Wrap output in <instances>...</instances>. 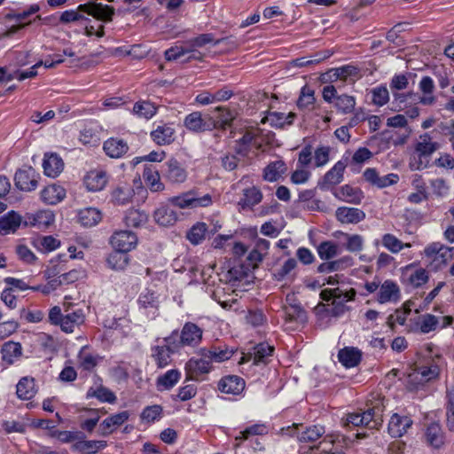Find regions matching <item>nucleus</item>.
Instances as JSON below:
<instances>
[{
	"instance_id": "obj_56",
	"label": "nucleus",
	"mask_w": 454,
	"mask_h": 454,
	"mask_svg": "<svg viewBox=\"0 0 454 454\" xmlns=\"http://www.w3.org/2000/svg\"><path fill=\"white\" fill-rule=\"evenodd\" d=\"M439 365L434 363H432L429 365L419 367L417 371V374L420 375V380L423 382H427L436 379L439 376Z\"/></svg>"
},
{
	"instance_id": "obj_5",
	"label": "nucleus",
	"mask_w": 454,
	"mask_h": 454,
	"mask_svg": "<svg viewBox=\"0 0 454 454\" xmlns=\"http://www.w3.org/2000/svg\"><path fill=\"white\" fill-rule=\"evenodd\" d=\"M184 126L192 133H203L215 129L214 116L209 114H202L194 111L187 114L184 119Z\"/></svg>"
},
{
	"instance_id": "obj_9",
	"label": "nucleus",
	"mask_w": 454,
	"mask_h": 454,
	"mask_svg": "<svg viewBox=\"0 0 454 454\" xmlns=\"http://www.w3.org/2000/svg\"><path fill=\"white\" fill-rule=\"evenodd\" d=\"M78 10L103 22L112 21L114 15V7L101 3L89 2L82 4L78 6Z\"/></svg>"
},
{
	"instance_id": "obj_17",
	"label": "nucleus",
	"mask_w": 454,
	"mask_h": 454,
	"mask_svg": "<svg viewBox=\"0 0 454 454\" xmlns=\"http://www.w3.org/2000/svg\"><path fill=\"white\" fill-rule=\"evenodd\" d=\"M245 385V380L241 377L228 375L219 380L218 389L224 394L238 395L243 392Z\"/></svg>"
},
{
	"instance_id": "obj_52",
	"label": "nucleus",
	"mask_w": 454,
	"mask_h": 454,
	"mask_svg": "<svg viewBox=\"0 0 454 454\" xmlns=\"http://www.w3.org/2000/svg\"><path fill=\"white\" fill-rule=\"evenodd\" d=\"M88 346H84L78 356L81 366L87 371L93 369L101 359L98 355H93L89 352Z\"/></svg>"
},
{
	"instance_id": "obj_12",
	"label": "nucleus",
	"mask_w": 454,
	"mask_h": 454,
	"mask_svg": "<svg viewBox=\"0 0 454 454\" xmlns=\"http://www.w3.org/2000/svg\"><path fill=\"white\" fill-rule=\"evenodd\" d=\"M110 242L114 249L128 253L137 246V238L131 231H119L112 235Z\"/></svg>"
},
{
	"instance_id": "obj_18",
	"label": "nucleus",
	"mask_w": 454,
	"mask_h": 454,
	"mask_svg": "<svg viewBox=\"0 0 454 454\" xmlns=\"http://www.w3.org/2000/svg\"><path fill=\"white\" fill-rule=\"evenodd\" d=\"M400 299V288L398 285L391 280H385L380 286L377 294V301L380 304L387 302H396Z\"/></svg>"
},
{
	"instance_id": "obj_48",
	"label": "nucleus",
	"mask_w": 454,
	"mask_h": 454,
	"mask_svg": "<svg viewBox=\"0 0 454 454\" xmlns=\"http://www.w3.org/2000/svg\"><path fill=\"white\" fill-rule=\"evenodd\" d=\"M203 330L192 322H186L179 335L180 340H201Z\"/></svg>"
},
{
	"instance_id": "obj_32",
	"label": "nucleus",
	"mask_w": 454,
	"mask_h": 454,
	"mask_svg": "<svg viewBox=\"0 0 454 454\" xmlns=\"http://www.w3.org/2000/svg\"><path fill=\"white\" fill-rule=\"evenodd\" d=\"M85 321V316L82 309H76L64 315L60 327L65 333H73L75 327H79Z\"/></svg>"
},
{
	"instance_id": "obj_35",
	"label": "nucleus",
	"mask_w": 454,
	"mask_h": 454,
	"mask_svg": "<svg viewBox=\"0 0 454 454\" xmlns=\"http://www.w3.org/2000/svg\"><path fill=\"white\" fill-rule=\"evenodd\" d=\"M425 437L427 442L435 449H439L444 443V434L439 423H431L427 427Z\"/></svg>"
},
{
	"instance_id": "obj_57",
	"label": "nucleus",
	"mask_w": 454,
	"mask_h": 454,
	"mask_svg": "<svg viewBox=\"0 0 454 454\" xmlns=\"http://www.w3.org/2000/svg\"><path fill=\"white\" fill-rule=\"evenodd\" d=\"M88 397H96L101 402L113 403L116 400L115 395L106 387H100L96 390L90 388L87 393Z\"/></svg>"
},
{
	"instance_id": "obj_38",
	"label": "nucleus",
	"mask_w": 454,
	"mask_h": 454,
	"mask_svg": "<svg viewBox=\"0 0 454 454\" xmlns=\"http://www.w3.org/2000/svg\"><path fill=\"white\" fill-rule=\"evenodd\" d=\"M101 218V212L95 207H85L78 213V221L84 227L97 225Z\"/></svg>"
},
{
	"instance_id": "obj_49",
	"label": "nucleus",
	"mask_w": 454,
	"mask_h": 454,
	"mask_svg": "<svg viewBox=\"0 0 454 454\" xmlns=\"http://www.w3.org/2000/svg\"><path fill=\"white\" fill-rule=\"evenodd\" d=\"M207 232L208 230L207 224L205 223L199 222L192 225V227L188 231L186 239L192 245H199L204 240Z\"/></svg>"
},
{
	"instance_id": "obj_46",
	"label": "nucleus",
	"mask_w": 454,
	"mask_h": 454,
	"mask_svg": "<svg viewBox=\"0 0 454 454\" xmlns=\"http://www.w3.org/2000/svg\"><path fill=\"white\" fill-rule=\"evenodd\" d=\"M286 170V164L283 160L270 162L263 170V178L269 182H275Z\"/></svg>"
},
{
	"instance_id": "obj_3",
	"label": "nucleus",
	"mask_w": 454,
	"mask_h": 454,
	"mask_svg": "<svg viewBox=\"0 0 454 454\" xmlns=\"http://www.w3.org/2000/svg\"><path fill=\"white\" fill-rule=\"evenodd\" d=\"M283 435L296 437L301 442H315L324 438L325 427L322 425L304 426L303 424L294 423L292 426L282 427L280 430Z\"/></svg>"
},
{
	"instance_id": "obj_36",
	"label": "nucleus",
	"mask_w": 454,
	"mask_h": 454,
	"mask_svg": "<svg viewBox=\"0 0 454 454\" xmlns=\"http://www.w3.org/2000/svg\"><path fill=\"white\" fill-rule=\"evenodd\" d=\"M181 372L176 369L167 371L164 374L158 377L156 386L159 391L171 389L180 380Z\"/></svg>"
},
{
	"instance_id": "obj_31",
	"label": "nucleus",
	"mask_w": 454,
	"mask_h": 454,
	"mask_svg": "<svg viewBox=\"0 0 454 454\" xmlns=\"http://www.w3.org/2000/svg\"><path fill=\"white\" fill-rule=\"evenodd\" d=\"M65 197L66 190L57 184L48 185L41 192L42 200L48 205H56L62 201Z\"/></svg>"
},
{
	"instance_id": "obj_37",
	"label": "nucleus",
	"mask_w": 454,
	"mask_h": 454,
	"mask_svg": "<svg viewBox=\"0 0 454 454\" xmlns=\"http://www.w3.org/2000/svg\"><path fill=\"white\" fill-rule=\"evenodd\" d=\"M439 148V144L432 142V137L429 133H425L419 136V141L415 145L417 154L424 155L430 158L432 153Z\"/></svg>"
},
{
	"instance_id": "obj_16",
	"label": "nucleus",
	"mask_w": 454,
	"mask_h": 454,
	"mask_svg": "<svg viewBox=\"0 0 454 454\" xmlns=\"http://www.w3.org/2000/svg\"><path fill=\"white\" fill-rule=\"evenodd\" d=\"M128 143L119 137H109L103 144V150L112 159L122 158L129 152Z\"/></svg>"
},
{
	"instance_id": "obj_6",
	"label": "nucleus",
	"mask_w": 454,
	"mask_h": 454,
	"mask_svg": "<svg viewBox=\"0 0 454 454\" xmlns=\"http://www.w3.org/2000/svg\"><path fill=\"white\" fill-rule=\"evenodd\" d=\"M162 177L171 184L184 183L187 178V171L176 159L171 158L161 166Z\"/></svg>"
},
{
	"instance_id": "obj_24",
	"label": "nucleus",
	"mask_w": 454,
	"mask_h": 454,
	"mask_svg": "<svg viewBox=\"0 0 454 454\" xmlns=\"http://www.w3.org/2000/svg\"><path fill=\"white\" fill-rule=\"evenodd\" d=\"M106 446V441L85 440V438H83L74 442L71 449L73 451L79 452L80 454H96L98 450H104Z\"/></svg>"
},
{
	"instance_id": "obj_15",
	"label": "nucleus",
	"mask_w": 454,
	"mask_h": 454,
	"mask_svg": "<svg viewBox=\"0 0 454 454\" xmlns=\"http://www.w3.org/2000/svg\"><path fill=\"white\" fill-rule=\"evenodd\" d=\"M43 168L45 176L55 178L64 169V161L56 153H45L43 160Z\"/></svg>"
},
{
	"instance_id": "obj_13",
	"label": "nucleus",
	"mask_w": 454,
	"mask_h": 454,
	"mask_svg": "<svg viewBox=\"0 0 454 454\" xmlns=\"http://www.w3.org/2000/svg\"><path fill=\"white\" fill-rule=\"evenodd\" d=\"M275 350L274 346H270L269 342H258L254 347V353L243 354L240 357L239 364H245L251 359L254 360V364H258L259 363H264L267 357L271 356Z\"/></svg>"
},
{
	"instance_id": "obj_45",
	"label": "nucleus",
	"mask_w": 454,
	"mask_h": 454,
	"mask_svg": "<svg viewBox=\"0 0 454 454\" xmlns=\"http://www.w3.org/2000/svg\"><path fill=\"white\" fill-rule=\"evenodd\" d=\"M244 197L239 201L242 208L252 207L262 201V194L255 186L244 190Z\"/></svg>"
},
{
	"instance_id": "obj_10",
	"label": "nucleus",
	"mask_w": 454,
	"mask_h": 454,
	"mask_svg": "<svg viewBox=\"0 0 454 454\" xmlns=\"http://www.w3.org/2000/svg\"><path fill=\"white\" fill-rule=\"evenodd\" d=\"M269 432L268 426L263 423H258L247 427L245 430L240 431L235 436L234 448L236 454H245V449L248 444H244V442L248 440L251 435H264Z\"/></svg>"
},
{
	"instance_id": "obj_60",
	"label": "nucleus",
	"mask_w": 454,
	"mask_h": 454,
	"mask_svg": "<svg viewBox=\"0 0 454 454\" xmlns=\"http://www.w3.org/2000/svg\"><path fill=\"white\" fill-rule=\"evenodd\" d=\"M382 245L391 253L396 254L400 252L403 247V242L398 239L395 235L387 233L382 237Z\"/></svg>"
},
{
	"instance_id": "obj_1",
	"label": "nucleus",
	"mask_w": 454,
	"mask_h": 454,
	"mask_svg": "<svg viewBox=\"0 0 454 454\" xmlns=\"http://www.w3.org/2000/svg\"><path fill=\"white\" fill-rule=\"evenodd\" d=\"M233 355L232 349H203L201 357H192L185 364V380H198L204 374L212 371V363H221L230 359Z\"/></svg>"
},
{
	"instance_id": "obj_22",
	"label": "nucleus",
	"mask_w": 454,
	"mask_h": 454,
	"mask_svg": "<svg viewBox=\"0 0 454 454\" xmlns=\"http://www.w3.org/2000/svg\"><path fill=\"white\" fill-rule=\"evenodd\" d=\"M137 302L140 309H144L146 311L147 317L151 319H154L158 315L159 301L155 293L150 290H145L141 293Z\"/></svg>"
},
{
	"instance_id": "obj_29",
	"label": "nucleus",
	"mask_w": 454,
	"mask_h": 454,
	"mask_svg": "<svg viewBox=\"0 0 454 454\" xmlns=\"http://www.w3.org/2000/svg\"><path fill=\"white\" fill-rule=\"evenodd\" d=\"M362 358L361 351L354 347H346L338 353L339 362L346 368L356 366Z\"/></svg>"
},
{
	"instance_id": "obj_14",
	"label": "nucleus",
	"mask_w": 454,
	"mask_h": 454,
	"mask_svg": "<svg viewBox=\"0 0 454 454\" xmlns=\"http://www.w3.org/2000/svg\"><path fill=\"white\" fill-rule=\"evenodd\" d=\"M364 179L371 184L378 188H385L393 185L399 181V176L395 173H390L383 176H380L376 168H368L363 174Z\"/></svg>"
},
{
	"instance_id": "obj_43",
	"label": "nucleus",
	"mask_w": 454,
	"mask_h": 454,
	"mask_svg": "<svg viewBox=\"0 0 454 454\" xmlns=\"http://www.w3.org/2000/svg\"><path fill=\"white\" fill-rule=\"evenodd\" d=\"M230 39V37H222L215 40L213 34L206 33L200 34L198 36L188 40L186 44L192 46V48H200L208 43H213V45L216 46L229 41Z\"/></svg>"
},
{
	"instance_id": "obj_7",
	"label": "nucleus",
	"mask_w": 454,
	"mask_h": 454,
	"mask_svg": "<svg viewBox=\"0 0 454 454\" xmlns=\"http://www.w3.org/2000/svg\"><path fill=\"white\" fill-rule=\"evenodd\" d=\"M39 174L32 167H25L16 171L14 184L17 189L23 192H31L38 185Z\"/></svg>"
},
{
	"instance_id": "obj_11",
	"label": "nucleus",
	"mask_w": 454,
	"mask_h": 454,
	"mask_svg": "<svg viewBox=\"0 0 454 454\" xmlns=\"http://www.w3.org/2000/svg\"><path fill=\"white\" fill-rule=\"evenodd\" d=\"M347 165L342 160L337 161L317 183V187L322 191L328 190L331 186L340 184Z\"/></svg>"
},
{
	"instance_id": "obj_40",
	"label": "nucleus",
	"mask_w": 454,
	"mask_h": 454,
	"mask_svg": "<svg viewBox=\"0 0 454 454\" xmlns=\"http://www.w3.org/2000/svg\"><path fill=\"white\" fill-rule=\"evenodd\" d=\"M143 177L152 192H160L164 189V184L160 182V175L154 168L145 167L143 172Z\"/></svg>"
},
{
	"instance_id": "obj_30",
	"label": "nucleus",
	"mask_w": 454,
	"mask_h": 454,
	"mask_svg": "<svg viewBox=\"0 0 454 454\" xmlns=\"http://www.w3.org/2000/svg\"><path fill=\"white\" fill-rule=\"evenodd\" d=\"M107 181L106 172L103 170L90 171L84 179L86 187L91 192L101 191L105 188Z\"/></svg>"
},
{
	"instance_id": "obj_64",
	"label": "nucleus",
	"mask_w": 454,
	"mask_h": 454,
	"mask_svg": "<svg viewBox=\"0 0 454 454\" xmlns=\"http://www.w3.org/2000/svg\"><path fill=\"white\" fill-rule=\"evenodd\" d=\"M221 166L225 171H233L238 168L239 158L234 153H225L220 158Z\"/></svg>"
},
{
	"instance_id": "obj_27",
	"label": "nucleus",
	"mask_w": 454,
	"mask_h": 454,
	"mask_svg": "<svg viewBox=\"0 0 454 454\" xmlns=\"http://www.w3.org/2000/svg\"><path fill=\"white\" fill-rule=\"evenodd\" d=\"M153 218L159 225L168 227L174 225L177 222L178 215L173 207L163 205L154 211Z\"/></svg>"
},
{
	"instance_id": "obj_61",
	"label": "nucleus",
	"mask_w": 454,
	"mask_h": 454,
	"mask_svg": "<svg viewBox=\"0 0 454 454\" xmlns=\"http://www.w3.org/2000/svg\"><path fill=\"white\" fill-rule=\"evenodd\" d=\"M297 262L294 258H289L283 266L273 272V278L277 281H283L290 272L295 269Z\"/></svg>"
},
{
	"instance_id": "obj_8",
	"label": "nucleus",
	"mask_w": 454,
	"mask_h": 454,
	"mask_svg": "<svg viewBox=\"0 0 454 454\" xmlns=\"http://www.w3.org/2000/svg\"><path fill=\"white\" fill-rule=\"evenodd\" d=\"M174 207L179 208H194L198 207H207L212 202L211 196L206 194L202 197H195L193 192H187L179 196H175L169 200Z\"/></svg>"
},
{
	"instance_id": "obj_54",
	"label": "nucleus",
	"mask_w": 454,
	"mask_h": 454,
	"mask_svg": "<svg viewBox=\"0 0 454 454\" xmlns=\"http://www.w3.org/2000/svg\"><path fill=\"white\" fill-rule=\"evenodd\" d=\"M147 222V215L144 212L131 209L125 216V223L129 227L138 228Z\"/></svg>"
},
{
	"instance_id": "obj_34",
	"label": "nucleus",
	"mask_w": 454,
	"mask_h": 454,
	"mask_svg": "<svg viewBox=\"0 0 454 454\" xmlns=\"http://www.w3.org/2000/svg\"><path fill=\"white\" fill-rule=\"evenodd\" d=\"M16 394L21 400H30L36 394L35 380L30 377H23L16 386Z\"/></svg>"
},
{
	"instance_id": "obj_25",
	"label": "nucleus",
	"mask_w": 454,
	"mask_h": 454,
	"mask_svg": "<svg viewBox=\"0 0 454 454\" xmlns=\"http://www.w3.org/2000/svg\"><path fill=\"white\" fill-rule=\"evenodd\" d=\"M175 129L169 124L159 125L150 136L153 142L159 145H170L175 141Z\"/></svg>"
},
{
	"instance_id": "obj_28",
	"label": "nucleus",
	"mask_w": 454,
	"mask_h": 454,
	"mask_svg": "<svg viewBox=\"0 0 454 454\" xmlns=\"http://www.w3.org/2000/svg\"><path fill=\"white\" fill-rule=\"evenodd\" d=\"M129 418V411H123L105 419L99 426L101 429V434L105 436L110 434L117 427L126 422Z\"/></svg>"
},
{
	"instance_id": "obj_58",
	"label": "nucleus",
	"mask_w": 454,
	"mask_h": 454,
	"mask_svg": "<svg viewBox=\"0 0 454 454\" xmlns=\"http://www.w3.org/2000/svg\"><path fill=\"white\" fill-rule=\"evenodd\" d=\"M356 105L355 98L346 94L336 98L335 107L343 114L351 113Z\"/></svg>"
},
{
	"instance_id": "obj_55",
	"label": "nucleus",
	"mask_w": 454,
	"mask_h": 454,
	"mask_svg": "<svg viewBox=\"0 0 454 454\" xmlns=\"http://www.w3.org/2000/svg\"><path fill=\"white\" fill-rule=\"evenodd\" d=\"M372 102L377 106H385L389 100V92L385 85H380L371 90Z\"/></svg>"
},
{
	"instance_id": "obj_51",
	"label": "nucleus",
	"mask_w": 454,
	"mask_h": 454,
	"mask_svg": "<svg viewBox=\"0 0 454 454\" xmlns=\"http://www.w3.org/2000/svg\"><path fill=\"white\" fill-rule=\"evenodd\" d=\"M316 310L318 314L325 313V315L333 317H340L349 310V307L346 304H336L332 301V307L324 303H319L316 307Z\"/></svg>"
},
{
	"instance_id": "obj_4",
	"label": "nucleus",
	"mask_w": 454,
	"mask_h": 454,
	"mask_svg": "<svg viewBox=\"0 0 454 454\" xmlns=\"http://www.w3.org/2000/svg\"><path fill=\"white\" fill-rule=\"evenodd\" d=\"M346 438L339 434H328L318 442L301 454H345Z\"/></svg>"
},
{
	"instance_id": "obj_26",
	"label": "nucleus",
	"mask_w": 454,
	"mask_h": 454,
	"mask_svg": "<svg viewBox=\"0 0 454 454\" xmlns=\"http://www.w3.org/2000/svg\"><path fill=\"white\" fill-rule=\"evenodd\" d=\"M336 218L342 223H357L365 218V213L356 207H340L336 210Z\"/></svg>"
},
{
	"instance_id": "obj_2",
	"label": "nucleus",
	"mask_w": 454,
	"mask_h": 454,
	"mask_svg": "<svg viewBox=\"0 0 454 454\" xmlns=\"http://www.w3.org/2000/svg\"><path fill=\"white\" fill-rule=\"evenodd\" d=\"M383 409L380 405L373 406L363 413H348L345 419L344 426L349 429L357 427H366L373 429L378 428L382 423Z\"/></svg>"
},
{
	"instance_id": "obj_19",
	"label": "nucleus",
	"mask_w": 454,
	"mask_h": 454,
	"mask_svg": "<svg viewBox=\"0 0 454 454\" xmlns=\"http://www.w3.org/2000/svg\"><path fill=\"white\" fill-rule=\"evenodd\" d=\"M412 419L408 416H400L395 413L391 416L387 430L392 437L403 436L412 425Z\"/></svg>"
},
{
	"instance_id": "obj_47",
	"label": "nucleus",
	"mask_w": 454,
	"mask_h": 454,
	"mask_svg": "<svg viewBox=\"0 0 454 454\" xmlns=\"http://www.w3.org/2000/svg\"><path fill=\"white\" fill-rule=\"evenodd\" d=\"M129 262V257L128 255V253L121 252L116 249L108 255L106 260L109 268L115 270H121L125 269Z\"/></svg>"
},
{
	"instance_id": "obj_33",
	"label": "nucleus",
	"mask_w": 454,
	"mask_h": 454,
	"mask_svg": "<svg viewBox=\"0 0 454 454\" xmlns=\"http://www.w3.org/2000/svg\"><path fill=\"white\" fill-rule=\"evenodd\" d=\"M334 196L348 203L358 205L364 199L363 192L359 188H354L348 184L341 186L338 192H334Z\"/></svg>"
},
{
	"instance_id": "obj_50",
	"label": "nucleus",
	"mask_w": 454,
	"mask_h": 454,
	"mask_svg": "<svg viewBox=\"0 0 454 454\" xmlns=\"http://www.w3.org/2000/svg\"><path fill=\"white\" fill-rule=\"evenodd\" d=\"M342 236L346 239L347 242L345 247L348 251L352 253L360 252L364 247V238L359 234H348L342 231L335 232V237Z\"/></svg>"
},
{
	"instance_id": "obj_21",
	"label": "nucleus",
	"mask_w": 454,
	"mask_h": 454,
	"mask_svg": "<svg viewBox=\"0 0 454 454\" xmlns=\"http://www.w3.org/2000/svg\"><path fill=\"white\" fill-rule=\"evenodd\" d=\"M22 224V216L14 210L0 216V234L15 233Z\"/></svg>"
},
{
	"instance_id": "obj_62",
	"label": "nucleus",
	"mask_w": 454,
	"mask_h": 454,
	"mask_svg": "<svg viewBox=\"0 0 454 454\" xmlns=\"http://www.w3.org/2000/svg\"><path fill=\"white\" fill-rule=\"evenodd\" d=\"M79 140L85 145H97L99 138L97 132L92 128L85 127L80 131Z\"/></svg>"
},
{
	"instance_id": "obj_41",
	"label": "nucleus",
	"mask_w": 454,
	"mask_h": 454,
	"mask_svg": "<svg viewBox=\"0 0 454 454\" xmlns=\"http://www.w3.org/2000/svg\"><path fill=\"white\" fill-rule=\"evenodd\" d=\"M215 111L218 113V114L214 117L215 129L225 130L228 127L231 126L235 119V114L232 111L223 106H217Z\"/></svg>"
},
{
	"instance_id": "obj_42",
	"label": "nucleus",
	"mask_w": 454,
	"mask_h": 454,
	"mask_svg": "<svg viewBox=\"0 0 454 454\" xmlns=\"http://www.w3.org/2000/svg\"><path fill=\"white\" fill-rule=\"evenodd\" d=\"M296 114L290 112L286 114L279 112H271L268 114L267 120L271 127L276 129H283L286 125H292Z\"/></svg>"
},
{
	"instance_id": "obj_23",
	"label": "nucleus",
	"mask_w": 454,
	"mask_h": 454,
	"mask_svg": "<svg viewBox=\"0 0 454 454\" xmlns=\"http://www.w3.org/2000/svg\"><path fill=\"white\" fill-rule=\"evenodd\" d=\"M285 328L293 329V324L302 325L307 321V313L300 304L285 307Z\"/></svg>"
},
{
	"instance_id": "obj_63",
	"label": "nucleus",
	"mask_w": 454,
	"mask_h": 454,
	"mask_svg": "<svg viewBox=\"0 0 454 454\" xmlns=\"http://www.w3.org/2000/svg\"><path fill=\"white\" fill-rule=\"evenodd\" d=\"M440 324L437 317L432 314H426L422 317L419 329L424 333H428L434 330H435Z\"/></svg>"
},
{
	"instance_id": "obj_53",
	"label": "nucleus",
	"mask_w": 454,
	"mask_h": 454,
	"mask_svg": "<svg viewBox=\"0 0 454 454\" xmlns=\"http://www.w3.org/2000/svg\"><path fill=\"white\" fill-rule=\"evenodd\" d=\"M317 250L318 256L324 261L330 260L338 254V246L332 241L321 242Z\"/></svg>"
},
{
	"instance_id": "obj_39",
	"label": "nucleus",
	"mask_w": 454,
	"mask_h": 454,
	"mask_svg": "<svg viewBox=\"0 0 454 454\" xmlns=\"http://www.w3.org/2000/svg\"><path fill=\"white\" fill-rule=\"evenodd\" d=\"M20 342H4L2 347V358L7 364H12L22 356Z\"/></svg>"
},
{
	"instance_id": "obj_44",
	"label": "nucleus",
	"mask_w": 454,
	"mask_h": 454,
	"mask_svg": "<svg viewBox=\"0 0 454 454\" xmlns=\"http://www.w3.org/2000/svg\"><path fill=\"white\" fill-rule=\"evenodd\" d=\"M157 113V106L146 100H140L134 104L133 114L139 118L149 120Z\"/></svg>"
},
{
	"instance_id": "obj_20",
	"label": "nucleus",
	"mask_w": 454,
	"mask_h": 454,
	"mask_svg": "<svg viewBox=\"0 0 454 454\" xmlns=\"http://www.w3.org/2000/svg\"><path fill=\"white\" fill-rule=\"evenodd\" d=\"M170 344L157 345L152 348V356L159 368H164L171 363V356L176 352V347Z\"/></svg>"
},
{
	"instance_id": "obj_59",
	"label": "nucleus",
	"mask_w": 454,
	"mask_h": 454,
	"mask_svg": "<svg viewBox=\"0 0 454 454\" xmlns=\"http://www.w3.org/2000/svg\"><path fill=\"white\" fill-rule=\"evenodd\" d=\"M315 92L308 86H303L301 90L300 97L297 100V106L300 109L307 108L315 102Z\"/></svg>"
}]
</instances>
